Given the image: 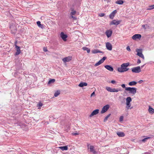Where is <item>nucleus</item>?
<instances>
[{
	"label": "nucleus",
	"mask_w": 154,
	"mask_h": 154,
	"mask_svg": "<svg viewBox=\"0 0 154 154\" xmlns=\"http://www.w3.org/2000/svg\"><path fill=\"white\" fill-rule=\"evenodd\" d=\"M141 62V60L139 59H138L137 62V64H139Z\"/></svg>",
	"instance_id": "c03bdc74"
},
{
	"label": "nucleus",
	"mask_w": 154,
	"mask_h": 154,
	"mask_svg": "<svg viewBox=\"0 0 154 154\" xmlns=\"http://www.w3.org/2000/svg\"><path fill=\"white\" fill-rule=\"evenodd\" d=\"M143 82V81L142 80H140L138 82V83L139 84H141Z\"/></svg>",
	"instance_id": "de8ad7c7"
},
{
	"label": "nucleus",
	"mask_w": 154,
	"mask_h": 154,
	"mask_svg": "<svg viewBox=\"0 0 154 154\" xmlns=\"http://www.w3.org/2000/svg\"><path fill=\"white\" fill-rule=\"evenodd\" d=\"M60 36L64 41H66V38L67 37V36L63 32H61Z\"/></svg>",
	"instance_id": "9b49d317"
},
{
	"label": "nucleus",
	"mask_w": 154,
	"mask_h": 154,
	"mask_svg": "<svg viewBox=\"0 0 154 154\" xmlns=\"http://www.w3.org/2000/svg\"><path fill=\"white\" fill-rule=\"evenodd\" d=\"M124 3V2L122 0H118L116 2V3L119 4V5H122Z\"/></svg>",
	"instance_id": "a878e982"
},
{
	"label": "nucleus",
	"mask_w": 154,
	"mask_h": 154,
	"mask_svg": "<svg viewBox=\"0 0 154 154\" xmlns=\"http://www.w3.org/2000/svg\"><path fill=\"white\" fill-rule=\"evenodd\" d=\"M137 84V82L134 81H133L129 82L128 83V85L130 86H133Z\"/></svg>",
	"instance_id": "393cba45"
},
{
	"label": "nucleus",
	"mask_w": 154,
	"mask_h": 154,
	"mask_svg": "<svg viewBox=\"0 0 154 154\" xmlns=\"http://www.w3.org/2000/svg\"><path fill=\"white\" fill-rule=\"evenodd\" d=\"M121 21L122 20H120L116 21V20H114L110 23V25H114L117 26L121 22Z\"/></svg>",
	"instance_id": "1a4fd4ad"
},
{
	"label": "nucleus",
	"mask_w": 154,
	"mask_h": 154,
	"mask_svg": "<svg viewBox=\"0 0 154 154\" xmlns=\"http://www.w3.org/2000/svg\"><path fill=\"white\" fill-rule=\"evenodd\" d=\"M17 41H16L15 42V43H14V45H15V47H16V45H17Z\"/></svg>",
	"instance_id": "603ef678"
},
{
	"label": "nucleus",
	"mask_w": 154,
	"mask_h": 154,
	"mask_svg": "<svg viewBox=\"0 0 154 154\" xmlns=\"http://www.w3.org/2000/svg\"><path fill=\"white\" fill-rule=\"evenodd\" d=\"M111 83L112 84H114L116 83V82L115 80H112L111 81Z\"/></svg>",
	"instance_id": "37998d69"
},
{
	"label": "nucleus",
	"mask_w": 154,
	"mask_h": 154,
	"mask_svg": "<svg viewBox=\"0 0 154 154\" xmlns=\"http://www.w3.org/2000/svg\"><path fill=\"white\" fill-rule=\"evenodd\" d=\"M43 51L45 52H47L48 51V50L47 49V48L46 47H44L43 48Z\"/></svg>",
	"instance_id": "a19ab883"
},
{
	"label": "nucleus",
	"mask_w": 154,
	"mask_h": 154,
	"mask_svg": "<svg viewBox=\"0 0 154 154\" xmlns=\"http://www.w3.org/2000/svg\"><path fill=\"white\" fill-rule=\"evenodd\" d=\"M87 146L88 149H90V151L91 152L93 153V154L97 153V152L94 149V146L92 145H90L89 144L87 143Z\"/></svg>",
	"instance_id": "20e7f679"
},
{
	"label": "nucleus",
	"mask_w": 154,
	"mask_h": 154,
	"mask_svg": "<svg viewBox=\"0 0 154 154\" xmlns=\"http://www.w3.org/2000/svg\"><path fill=\"white\" fill-rule=\"evenodd\" d=\"M92 52L93 54H96L98 53H103V52L102 51L99 50L97 49H94L92 51Z\"/></svg>",
	"instance_id": "6ab92c4d"
},
{
	"label": "nucleus",
	"mask_w": 154,
	"mask_h": 154,
	"mask_svg": "<svg viewBox=\"0 0 154 154\" xmlns=\"http://www.w3.org/2000/svg\"><path fill=\"white\" fill-rule=\"evenodd\" d=\"M110 115H111V114H108L107 116H106L105 117L104 119V120H103L104 122H106V120H107L108 118L110 116Z\"/></svg>",
	"instance_id": "2f4dec72"
},
{
	"label": "nucleus",
	"mask_w": 154,
	"mask_h": 154,
	"mask_svg": "<svg viewBox=\"0 0 154 154\" xmlns=\"http://www.w3.org/2000/svg\"><path fill=\"white\" fill-rule=\"evenodd\" d=\"M60 94V91L59 90H57L55 92L54 94V96L55 97H57Z\"/></svg>",
	"instance_id": "bb28decb"
},
{
	"label": "nucleus",
	"mask_w": 154,
	"mask_h": 154,
	"mask_svg": "<svg viewBox=\"0 0 154 154\" xmlns=\"http://www.w3.org/2000/svg\"><path fill=\"white\" fill-rule=\"evenodd\" d=\"M105 1H106L107 2H108L109 1V0H104Z\"/></svg>",
	"instance_id": "5fc2aeb1"
},
{
	"label": "nucleus",
	"mask_w": 154,
	"mask_h": 154,
	"mask_svg": "<svg viewBox=\"0 0 154 154\" xmlns=\"http://www.w3.org/2000/svg\"><path fill=\"white\" fill-rule=\"evenodd\" d=\"M59 148L62 151L66 150L68 149V147L67 146H60L59 147Z\"/></svg>",
	"instance_id": "5701e85b"
},
{
	"label": "nucleus",
	"mask_w": 154,
	"mask_h": 154,
	"mask_svg": "<svg viewBox=\"0 0 154 154\" xmlns=\"http://www.w3.org/2000/svg\"><path fill=\"white\" fill-rule=\"evenodd\" d=\"M142 49H137L136 51L137 52V55L140 57L142 58L143 59H144V57L143 54L142 53Z\"/></svg>",
	"instance_id": "423d86ee"
},
{
	"label": "nucleus",
	"mask_w": 154,
	"mask_h": 154,
	"mask_svg": "<svg viewBox=\"0 0 154 154\" xmlns=\"http://www.w3.org/2000/svg\"><path fill=\"white\" fill-rule=\"evenodd\" d=\"M105 15V14L104 13H101L99 14V16L100 17H103Z\"/></svg>",
	"instance_id": "c9c22d12"
},
{
	"label": "nucleus",
	"mask_w": 154,
	"mask_h": 154,
	"mask_svg": "<svg viewBox=\"0 0 154 154\" xmlns=\"http://www.w3.org/2000/svg\"><path fill=\"white\" fill-rule=\"evenodd\" d=\"M11 32L12 33L15 34L16 32V29H14L13 30H11Z\"/></svg>",
	"instance_id": "e433bc0d"
},
{
	"label": "nucleus",
	"mask_w": 154,
	"mask_h": 154,
	"mask_svg": "<svg viewBox=\"0 0 154 154\" xmlns=\"http://www.w3.org/2000/svg\"><path fill=\"white\" fill-rule=\"evenodd\" d=\"M123 116H121L119 118V121L120 122L122 121L123 120Z\"/></svg>",
	"instance_id": "58836bf2"
},
{
	"label": "nucleus",
	"mask_w": 154,
	"mask_h": 154,
	"mask_svg": "<svg viewBox=\"0 0 154 154\" xmlns=\"http://www.w3.org/2000/svg\"><path fill=\"white\" fill-rule=\"evenodd\" d=\"M144 154H148L147 153H145Z\"/></svg>",
	"instance_id": "6e6d98bb"
},
{
	"label": "nucleus",
	"mask_w": 154,
	"mask_h": 154,
	"mask_svg": "<svg viewBox=\"0 0 154 154\" xmlns=\"http://www.w3.org/2000/svg\"><path fill=\"white\" fill-rule=\"evenodd\" d=\"M88 84L86 82H81L79 85V86L80 87H82L84 86H86Z\"/></svg>",
	"instance_id": "4be33fe9"
},
{
	"label": "nucleus",
	"mask_w": 154,
	"mask_h": 154,
	"mask_svg": "<svg viewBox=\"0 0 154 154\" xmlns=\"http://www.w3.org/2000/svg\"><path fill=\"white\" fill-rule=\"evenodd\" d=\"M102 63H103L100 60L98 62H97V63L95 64L94 65V66H97L100 65Z\"/></svg>",
	"instance_id": "c756f323"
},
{
	"label": "nucleus",
	"mask_w": 154,
	"mask_h": 154,
	"mask_svg": "<svg viewBox=\"0 0 154 154\" xmlns=\"http://www.w3.org/2000/svg\"><path fill=\"white\" fill-rule=\"evenodd\" d=\"M106 48L110 51H111L112 49V46L111 44L109 42L106 43Z\"/></svg>",
	"instance_id": "ddd939ff"
},
{
	"label": "nucleus",
	"mask_w": 154,
	"mask_h": 154,
	"mask_svg": "<svg viewBox=\"0 0 154 154\" xmlns=\"http://www.w3.org/2000/svg\"><path fill=\"white\" fill-rule=\"evenodd\" d=\"M95 94L94 92H93L91 95V97H92Z\"/></svg>",
	"instance_id": "a18cd8bd"
},
{
	"label": "nucleus",
	"mask_w": 154,
	"mask_h": 154,
	"mask_svg": "<svg viewBox=\"0 0 154 154\" xmlns=\"http://www.w3.org/2000/svg\"><path fill=\"white\" fill-rule=\"evenodd\" d=\"M71 11H72L70 13V15L71 16L75 15L76 13V11L73 9Z\"/></svg>",
	"instance_id": "7c9ffc66"
},
{
	"label": "nucleus",
	"mask_w": 154,
	"mask_h": 154,
	"mask_svg": "<svg viewBox=\"0 0 154 154\" xmlns=\"http://www.w3.org/2000/svg\"><path fill=\"white\" fill-rule=\"evenodd\" d=\"M55 80L54 79H50L48 82V84H50L51 83H54L55 82Z\"/></svg>",
	"instance_id": "cd10ccee"
},
{
	"label": "nucleus",
	"mask_w": 154,
	"mask_h": 154,
	"mask_svg": "<svg viewBox=\"0 0 154 154\" xmlns=\"http://www.w3.org/2000/svg\"><path fill=\"white\" fill-rule=\"evenodd\" d=\"M107 58V57H103L101 60H100L103 63L104 61Z\"/></svg>",
	"instance_id": "72a5a7b5"
},
{
	"label": "nucleus",
	"mask_w": 154,
	"mask_h": 154,
	"mask_svg": "<svg viewBox=\"0 0 154 154\" xmlns=\"http://www.w3.org/2000/svg\"><path fill=\"white\" fill-rule=\"evenodd\" d=\"M109 107V105L108 104L104 106L102 109L101 113L102 114L108 110Z\"/></svg>",
	"instance_id": "6e6552de"
},
{
	"label": "nucleus",
	"mask_w": 154,
	"mask_h": 154,
	"mask_svg": "<svg viewBox=\"0 0 154 154\" xmlns=\"http://www.w3.org/2000/svg\"><path fill=\"white\" fill-rule=\"evenodd\" d=\"M150 138V137H147L146 138H144L142 140V141L143 142H145L146 140H147L148 139H149Z\"/></svg>",
	"instance_id": "f704fd0d"
},
{
	"label": "nucleus",
	"mask_w": 154,
	"mask_h": 154,
	"mask_svg": "<svg viewBox=\"0 0 154 154\" xmlns=\"http://www.w3.org/2000/svg\"><path fill=\"white\" fill-rule=\"evenodd\" d=\"M131 70L132 72L134 73H139L141 71L140 67V66L132 68Z\"/></svg>",
	"instance_id": "39448f33"
},
{
	"label": "nucleus",
	"mask_w": 154,
	"mask_h": 154,
	"mask_svg": "<svg viewBox=\"0 0 154 154\" xmlns=\"http://www.w3.org/2000/svg\"><path fill=\"white\" fill-rule=\"evenodd\" d=\"M148 111L150 113L153 114L154 113V109L150 106H149Z\"/></svg>",
	"instance_id": "b1692460"
},
{
	"label": "nucleus",
	"mask_w": 154,
	"mask_h": 154,
	"mask_svg": "<svg viewBox=\"0 0 154 154\" xmlns=\"http://www.w3.org/2000/svg\"><path fill=\"white\" fill-rule=\"evenodd\" d=\"M131 101L132 99L130 97H128L126 99V104L127 106L128 109H129L131 106L130 102Z\"/></svg>",
	"instance_id": "0eeeda50"
},
{
	"label": "nucleus",
	"mask_w": 154,
	"mask_h": 154,
	"mask_svg": "<svg viewBox=\"0 0 154 154\" xmlns=\"http://www.w3.org/2000/svg\"><path fill=\"white\" fill-rule=\"evenodd\" d=\"M141 35L139 34H135L133 35L132 38L134 40H136L137 39H140L141 38Z\"/></svg>",
	"instance_id": "9d476101"
},
{
	"label": "nucleus",
	"mask_w": 154,
	"mask_h": 154,
	"mask_svg": "<svg viewBox=\"0 0 154 154\" xmlns=\"http://www.w3.org/2000/svg\"><path fill=\"white\" fill-rule=\"evenodd\" d=\"M72 134L73 135L76 136L79 134V133H73Z\"/></svg>",
	"instance_id": "49530a36"
},
{
	"label": "nucleus",
	"mask_w": 154,
	"mask_h": 154,
	"mask_svg": "<svg viewBox=\"0 0 154 154\" xmlns=\"http://www.w3.org/2000/svg\"><path fill=\"white\" fill-rule=\"evenodd\" d=\"M106 35L108 38L111 36L112 34V31L110 30H107L106 32Z\"/></svg>",
	"instance_id": "f3484780"
},
{
	"label": "nucleus",
	"mask_w": 154,
	"mask_h": 154,
	"mask_svg": "<svg viewBox=\"0 0 154 154\" xmlns=\"http://www.w3.org/2000/svg\"><path fill=\"white\" fill-rule=\"evenodd\" d=\"M98 72H95L94 73V74H95V75L96 76H98Z\"/></svg>",
	"instance_id": "3c124183"
},
{
	"label": "nucleus",
	"mask_w": 154,
	"mask_h": 154,
	"mask_svg": "<svg viewBox=\"0 0 154 154\" xmlns=\"http://www.w3.org/2000/svg\"><path fill=\"white\" fill-rule=\"evenodd\" d=\"M104 67L109 71L112 72L113 70V67L109 65H106L104 66Z\"/></svg>",
	"instance_id": "dca6fc26"
},
{
	"label": "nucleus",
	"mask_w": 154,
	"mask_h": 154,
	"mask_svg": "<svg viewBox=\"0 0 154 154\" xmlns=\"http://www.w3.org/2000/svg\"><path fill=\"white\" fill-rule=\"evenodd\" d=\"M71 17L74 20H76V18L75 17H74L73 16H71Z\"/></svg>",
	"instance_id": "09e8293b"
},
{
	"label": "nucleus",
	"mask_w": 154,
	"mask_h": 154,
	"mask_svg": "<svg viewBox=\"0 0 154 154\" xmlns=\"http://www.w3.org/2000/svg\"><path fill=\"white\" fill-rule=\"evenodd\" d=\"M15 48L16 50V52L15 54V55H17L20 54L21 52L20 48L17 45H16Z\"/></svg>",
	"instance_id": "4468645a"
},
{
	"label": "nucleus",
	"mask_w": 154,
	"mask_h": 154,
	"mask_svg": "<svg viewBox=\"0 0 154 154\" xmlns=\"http://www.w3.org/2000/svg\"><path fill=\"white\" fill-rule=\"evenodd\" d=\"M145 65V64H144L143 65L141 66V68H143V67Z\"/></svg>",
	"instance_id": "864d4df0"
},
{
	"label": "nucleus",
	"mask_w": 154,
	"mask_h": 154,
	"mask_svg": "<svg viewBox=\"0 0 154 154\" xmlns=\"http://www.w3.org/2000/svg\"><path fill=\"white\" fill-rule=\"evenodd\" d=\"M106 89L108 91L110 92H118L119 91H122V89L121 88H112L110 87H106Z\"/></svg>",
	"instance_id": "f03ea898"
},
{
	"label": "nucleus",
	"mask_w": 154,
	"mask_h": 154,
	"mask_svg": "<svg viewBox=\"0 0 154 154\" xmlns=\"http://www.w3.org/2000/svg\"><path fill=\"white\" fill-rule=\"evenodd\" d=\"M82 49L86 51L88 53H89L90 52V49L88 48L84 47Z\"/></svg>",
	"instance_id": "c85d7f7f"
},
{
	"label": "nucleus",
	"mask_w": 154,
	"mask_h": 154,
	"mask_svg": "<svg viewBox=\"0 0 154 154\" xmlns=\"http://www.w3.org/2000/svg\"><path fill=\"white\" fill-rule=\"evenodd\" d=\"M125 90L127 91H129V93L133 95L135 94L137 92V88L134 87L126 88Z\"/></svg>",
	"instance_id": "7ed1b4c3"
},
{
	"label": "nucleus",
	"mask_w": 154,
	"mask_h": 154,
	"mask_svg": "<svg viewBox=\"0 0 154 154\" xmlns=\"http://www.w3.org/2000/svg\"><path fill=\"white\" fill-rule=\"evenodd\" d=\"M126 49L127 51H131V49L129 46H127L126 48Z\"/></svg>",
	"instance_id": "ea45409f"
},
{
	"label": "nucleus",
	"mask_w": 154,
	"mask_h": 154,
	"mask_svg": "<svg viewBox=\"0 0 154 154\" xmlns=\"http://www.w3.org/2000/svg\"><path fill=\"white\" fill-rule=\"evenodd\" d=\"M142 27L144 29H146V28L145 27V26L144 25H143L142 26Z\"/></svg>",
	"instance_id": "8fccbe9b"
},
{
	"label": "nucleus",
	"mask_w": 154,
	"mask_h": 154,
	"mask_svg": "<svg viewBox=\"0 0 154 154\" xmlns=\"http://www.w3.org/2000/svg\"><path fill=\"white\" fill-rule=\"evenodd\" d=\"M72 59V57H65L62 60L64 62H68L69 61Z\"/></svg>",
	"instance_id": "a211bd4d"
},
{
	"label": "nucleus",
	"mask_w": 154,
	"mask_h": 154,
	"mask_svg": "<svg viewBox=\"0 0 154 154\" xmlns=\"http://www.w3.org/2000/svg\"><path fill=\"white\" fill-rule=\"evenodd\" d=\"M43 105V104L42 103H41V102H39L37 106H39V107L38 108V109H40V107L42 106Z\"/></svg>",
	"instance_id": "473e14b6"
},
{
	"label": "nucleus",
	"mask_w": 154,
	"mask_h": 154,
	"mask_svg": "<svg viewBox=\"0 0 154 154\" xmlns=\"http://www.w3.org/2000/svg\"><path fill=\"white\" fill-rule=\"evenodd\" d=\"M121 86L123 88H125V89H126L125 85L124 84H122L121 85Z\"/></svg>",
	"instance_id": "79ce46f5"
},
{
	"label": "nucleus",
	"mask_w": 154,
	"mask_h": 154,
	"mask_svg": "<svg viewBox=\"0 0 154 154\" xmlns=\"http://www.w3.org/2000/svg\"><path fill=\"white\" fill-rule=\"evenodd\" d=\"M117 12L116 10H115L113 11L109 15V18L111 19H113Z\"/></svg>",
	"instance_id": "2eb2a0df"
},
{
	"label": "nucleus",
	"mask_w": 154,
	"mask_h": 154,
	"mask_svg": "<svg viewBox=\"0 0 154 154\" xmlns=\"http://www.w3.org/2000/svg\"><path fill=\"white\" fill-rule=\"evenodd\" d=\"M130 65L128 62L122 63L120 67L118 68V71L120 72H124L129 70V68H127Z\"/></svg>",
	"instance_id": "f257e3e1"
},
{
	"label": "nucleus",
	"mask_w": 154,
	"mask_h": 154,
	"mask_svg": "<svg viewBox=\"0 0 154 154\" xmlns=\"http://www.w3.org/2000/svg\"><path fill=\"white\" fill-rule=\"evenodd\" d=\"M117 135L119 137H123L125 136V134L123 132H118L117 133Z\"/></svg>",
	"instance_id": "412c9836"
},
{
	"label": "nucleus",
	"mask_w": 154,
	"mask_h": 154,
	"mask_svg": "<svg viewBox=\"0 0 154 154\" xmlns=\"http://www.w3.org/2000/svg\"><path fill=\"white\" fill-rule=\"evenodd\" d=\"M37 24L39 27L41 28L42 29H43L44 28V25L43 24H41V22L40 21H37Z\"/></svg>",
	"instance_id": "aec40b11"
},
{
	"label": "nucleus",
	"mask_w": 154,
	"mask_h": 154,
	"mask_svg": "<svg viewBox=\"0 0 154 154\" xmlns=\"http://www.w3.org/2000/svg\"><path fill=\"white\" fill-rule=\"evenodd\" d=\"M99 109H96L94 110L91 114L89 116V117H92L94 115H96L99 113Z\"/></svg>",
	"instance_id": "f8f14e48"
},
{
	"label": "nucleus",
	"mask_w": 154,
	"mask_h": 154,
	"mask_svg": "<svg viewBox=\"0 0 154 154\" xmlns=\"http://www.w3.org/2000/svg\"><path fill=\"white\" fill-rule=\"evenodd\" d=\"M149 9L151 10L154 8V5H152L149 6Z\"/></svg>",
	"instance_id": "4c0bfd02"
}]
</instances>
